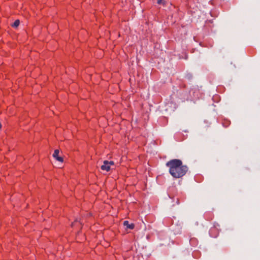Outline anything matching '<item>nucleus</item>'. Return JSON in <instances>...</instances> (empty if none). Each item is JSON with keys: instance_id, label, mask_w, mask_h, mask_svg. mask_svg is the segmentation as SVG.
<instances>
[{"instance_id": "obj_1", "label": "nucleus", "mask_w": 260, "mask_h": 260, "mask_svg": "<svg viewBox=\"0 0 260 260\" xmlns=\"http://www.w3.org/2000/svg\"><path fill=\"white\" fill-rule=\"evenodd\" d=\"M166 166L169 168L170 174L175 178H181L185 175L188 168L182 165V162L178 159H173L166 163Z\"/></svg>"}, {"instance_id": "obj_2", "label": "nucleus", "mask_w": 260, "mask_h": 260, "mask_svg": "<svg viewBox=\"0 0 260 260\" xmlns=\"http://www.w3.org/2000/svg\"><path fill=\"white\" fill-rule=\"evenodd\" d=\"M218 228H219V224L216 222L214 223L213 226L211 228L209 231V234L211 237L216 238L218 236L219 232Z\"/></svg>"}, {"instance_id": "obj_3", "label": "nucleus", "mask_w": 260, "mask_h": 260, "mask_svg": "<svg viewBox=\"0 0 260 260\" xmlns=\"http://www.w3.org/2000/svg\"><path fill=\"white\" fill-rule=\"evenodd\" d=\"M111 166H114V161L104 160L103 165L101 167V169L103 171L108 172L110 170Z\"/></svg>"}, {"instance_id": "obj_4", "label": "nucleus", "mask_w": 260, "mask_h": 260, "mask_svg": "<svg viewBox=\"0 0 260 260\" xmlns=\"http://www.w3.org/2000/svg\"><path fill=\"white\" fill-rule=\"evenodd\" d=\"M59 150L56 149V150H55V151L53 154V156L57 161L62 162L63 161V158L62 157L59 156Z\"/></svg>"}, {"instance_id": "obj_5", "label": "nucleus", "mask_w": 260, "mask_h": 260, "mask_svg": "<svg viewBox=\"0 0 260 260\" xmlns=\"http://www.w3.org/2000/svg\"><path fill=\"white\" fill-rule=\"evenodd\" d=\"M204 217L207 220L210 221L213 219L214 215L212 212L208 211L205 213Z\"/></svg>"}, {"instance_id": "obj_6", "label": "nucleus", "mask_w": 260, "mask_h": 260, "mask_svg": "<svg viewBox=\"0 0 260 260\" xmlns=\"http://www.w3.org/2000/svg\"><path fill=\"white\" fill-rule=\"evenodd\" d=\"M123 225L126 226L127 229L133 230L135 228V224L134 223H129L127 220L123 222Z\"/></svg>"}, {"instance_id": "obj_7", "label": "nucleus", "mask_w": 260, "mask_h": 260, "mask_svg": "<svg viewBox=\"0 0 260 260\" xmlns=\"http://www.w3.org/2000/svg\"><path fill=\"white\" fill-rule=\"evenodd\" d=\"M231 124V121L227 119H223L222 121V124L224 127H228Z\"/></svg>"}, {"instance_id": "obj_8", "label": "nucleus", "mask_w": 260, "mask_h": 260, "mask_svg": "<svg viewBox=\"0 0 260 260\" xmlns=\"http://www.w3.org/2000/svg\"><path fill=\"white\" fill-rule=\"evenodd\" d=\"M75 225H78L79 226V229H81L82 228V224H81V223L79 221H78L77 220H75L74 221V222L72 223V227H73Z\"/></svg>"}, {"instance_id": "obj_9", "label": "nucleus", "mask_w": 260, "mask_h": 260, "mask_svg": "<svg viewBox=\"0 0 260 260\" xmlns=\"http://www.w3.org/2000/svg\"><path fill=\"white\" fill-rule=\"evenodd\" d=\"M190 244H196L198 242V240L196 238H191L189 241Z\"/></svg>"}, {"instance_id": "obj_10", "label": "nucleus", "mask_w": 260, "mask_h": 260, "mask_svg": "<svg viewBox=\"0 0 260 260\" xmlns=\"http://www.w3.org/2000/svg\"><path fill=\"white\" fill-rule=\"evenodd\" d=\"M20 24V21L19 20H16L15 21L13 25V26H14V27H17Z\"/></svg>"}, {"instance_id": "obj_11", "label": "nucleus", "mask_w": 260, "mask_h": 260, "mask_svg": "<svg viewBox=\"0 0 260 260\" xmlns=\"http://www.w3.org/2000/svg\"><path fill=\"white\" fill-rule=\"evenodd\" d=\"M162 0H157V4H160Z\"/></svg>"}, {"instance_id": "obj_12", "label": "nucleus", "mask_w": 260, "mask_h": 260, "mask_svg": "<svg viewBox=\"0 0 260 260\" xmlns=\"http://www.w3.org/2000/svg\"><path fill=\"white\" fill-rule=\"evenodd\" d=\"M1 128H2V124H1V123L0 122V129H1Z\"/></svg>"}]
</instances>
